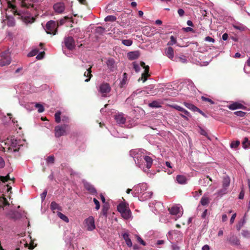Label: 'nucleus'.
Returning a JSON list of instances; mask_svg holds the SVG:
<instances>
[{
	"label": "nucleus",
	"mask_w": 250,
	"mask_h": 250,
	"mask_svg": "<svg viewBox=\"0 0 250 250\" xmlns=\"http://www.w3.org/2000/svg\"><path fill=\"white\" fill-rule=\"evenodd\" d=\"M14 180V178H13L12 179L10 178L9 174H8L5 176H0V180L1 181H2L3 183H5V182L8 181V180Z\"/></svg>",
	"instance_id": "f704fd0d"
},
{
	"label": "nucleus",
	"mask_w": 250,
	"mask_h": 250,
	"mask_svg": "<svg viewBox=\"0 0 250 250\" xmlns=\"http://www.w3.org/2000/svg\"><path fill=\"white\" fill-rule=\"evenodd\" d=\"M122 237L125 240L126 245L131 248L132 246V243L131 239L129 237V234L128 233H124L122 234Z\"/></svg>",
	"instance_id": "f3484780"
},
{
	"label": "nucleus",
	"mask_w": 250,
	"mask_h": 250,
	"mask_svg": "<svg viewBox=\"0 0 250 250\" xmlns=\"http://www.w3.org/2000/svg\"><path fill=\"white\" fill-rule=\"evenodd\" d=\"M144 159L146 162V163L147 168H150L152 165V159L148 156H145L144 157Z\"/></svg>",
	"instance_id": "b1692460"
},
{
	"label": "nucleus",
	"mask_w": 250,
	"mask_h": 250,
	"mask_svg": "<svg viewBox=\"0 0 250 250\" xmlns=\"http://www.w3.org/2000/svg\"><path fill=\"white\" fill-rule=\"evenodd\" d=\"M83 186L85 189L91 194H95L97 193V190L90 183L84 182H83Z\"/></svg>",
	"instance_id": "1a4fd4ad"
},
{
	"label": "nucleus",
	"mask_w": 250,
	"mask_h": 250,
	"mask_svg": "<svg viewBox=\"0 0 250 250\" xmlns=\"http://www.w3.org/2000/svg\"><path fill=\"white\" fill-rule=\"evenodd\" d=\"M200 203L203 206L207 205L209 203V199L208 197L204 195L202 197Z\"/></svg>",
	"instance_id": "c85d7f7f"
},
{
	"label": "nucleus",
	"mask_w": 250,
	"mask_h": 250,
	"mask_svg": "<svg viewBox=\"0 0 250 250\" xmlns=\"http://www.w3.org/2000/svg\"><path fill=\"white\" fill-rule=\"evenodd\" d=\"M91 68L92 66L90 65L89 68H87L86 71L84 73V76L87 77V78L85 80V82H88L92 77V74H91Z\"/></svg>",
	"instance_id": "6ab92c4d"
},
{
	"label": "nucleus",
	"mask_w": 250,
	"mask_h": 250,
	"mask_svg": "<svg viewBox=\"0 0 250 250\" xmlns=\"http://www.w3.org/2000/svg\"><path fill=\"white\" fill-rule=\"evenodd\" d=\"M117 18L115 16L109 15L105 18L104 21H114Z\"/></svg>",
	"instance_id": "4c0bfd02"
},
{
	"label": "nucleus",
	"mask_w": 250,
	"mask_h": 250,
	"mask_svg": "<svg viewBox=\"0 0 250 250\" xmlns=\"http://www.w3.org/2000/svg\"><path fill=\"white\" fill-rule=\"evenodd\" d=\"M47 190L45 189L41 194V198L42 201H43L45 199V197H46V196L47 195Z\"/></svg>",
	"instance_id": "6e6d98bb"
},
{
	"label": "nucleus",
	"mask_w": 250,
	"mask_h": 250,
	"mask_svg": "<svg viewBox=\"0 0 250 250\" xmlns=\"http://www.w3.org/2000/svg\"><path fill=\"white\" fill-rule=\"evenodd\" d=\"M111 91V87L109 83H101L98 88V91L102 97H105Z\"/></svg>",
	"instance_id": "20e7f679"
},
{
	"label": "nucleus",
	"mask_w": 250,
	"mask_h": 250,
	"mask_svg": "<svg viewBox=\"0 0 250 250\" xmlns=\"http://www.w3.org/2000/svg\"><path fill=\"white\" fill-rule=\"evenodd\" d=\"M171 107H172V108H173L179 111H181V112L184 113V114L187 115L188 116H189L190 115V113L188 111H187L184 108H183L178 105H171Z\"/></svg>",
	"instance_id": "aec40b11"
},
{
	"label": "nucleus",
	"mask_w": 250,
	"mask_h": 250,
	"mask_svg": "<svg viewBox=\"0 0 250 250\" xmlns=\"http://www.w3.org/2000/svg\"><path fill=\"white\" fill-rule=\"evenodd\" d=\"M62 112L60 111H57L55 115V121L57 123H60L61 122V115Z\"/></svg>",
	"instance_id": "473e14b6"
},
{
	"label": "nucleus",
	"mask_w": 250,
	"mask_h": 250,
	"mask_svg": "<svg viewBox=\"0 0 250 250\" xmlns=\"http://www.w3.org/2000/svg\"><path fill=\"white\" fill-rule=\"evenodd\" d=\"M230 243L232 245H240V241L239 239L235 236H231L229 240Z\"/></svg>",
	"instance_id": "5701e85b"
},
{
	"label": "nucleus",
	"mask_w": 250,
	"mask_h": 250,
	"mask_svg": "<svg viewBox=\"0 0 250 250\" xmlns=\"http://www.w3.org/2000/svg\"><path fill=\"white\" fill-rule=\"evenodd\" d=\"M228 107L230 110H235L237 109H244L246 108V107L244 105L238 102H234L232 104L229 105Z\"/></svg>",
	"instance_id": "f8f14e48"
},
{
	"label": "nucleus",
	"mask_w": 250,
	"mask_h": 250,
	"mask_svg": "<svg viewBox=\"0 0 250 250\" xmlns=\"http://www.w3.org/2000/svg\"><path fill=\"white\" fill-rule=\"evenodd\" d=\"M170 213L172 215H177L180 211V208L177 206H174L168 208Z\"/></svg>",
	"instance_id": "412c9836"
},
{
	"label": "nucleus",
	"mask_w": 250,
	"mask_h": 250,
	"mask_svg": "<svg viewBox=\"0 0 250 250\" xmlns=\"http://www.w3.org/2000/svg\"><path fill=\"white\" fill-rule=\"evenodd\" d=\"M230 184V179L229 177H224L223 181V187L227 188Z\"/></svg>",
	"instance_id": "c756f323"
},
{
	"label": "nucleus",
	"mask_w": 250,
	"mask_h": 250,
	"mask_svg": "<svg viewBox=\"0 0 250 250\" xmlns=\"http://www.w3.org/2000/svg\"><path fill=\"white\" fill-rule=\"evenodd\" d=\"M17 13V14L20 16L19 18H21L25 23H33L35 20V19L32 17L21 15L17 11L15 12V13Z\"/></svg>",
	"instance_id": "6e6552de"
},
{
	"label": "nucleus",
	"mask_w": 250,
	"mask_h": 250,
	"mask_svg": "<svg viewBox=\"0 0 250 250\" xmlns=\"http://www.w3.org/2000/svg\"><path fill=\"white\" fill-rule=\"evenodd\" d=\"M47 165L53 164L55 162V157L53 155H50L46 159Z\"/></svg>",
	"instance_id": "72a5a7b5"
},
{
	"label": "nucleus",
	"mask_w": 250,
	"mask_h": 250,
	"mask_svg": "<svg viewBox=\"0 0 250 250\" xmlns=\"http://www.w3.org/2000/svg\"><path fill=\"white\" fill-rule=\"evenodd\" d=\"M137 241L142 245H146V243L139 236H137Z\"/></svg>",
	"instance_id": "bf43d9fd"
},
{
	"label": "nucleus",
	"mask_w": 250,
	"mask_h": 250,
	"mask_svg": "<svg viewBox=\"0 0 250 250\" xmlns=\"http://www.w3.org/2000/svg\"><path fill=\"white\" fill-rule=\"evenodd\" d=\"M44 52H41L40 53H39L36 57V58L38 59V60H41L44 57Z\"/></svg>",
	"instance_id": "13d9d810"
},
{
	"label": "nucleus",
	"mask_w": 250,
	"mask_h": 250,
	"mask_svg": "<svg viewBox=\"0 0 250 250\" xmlns=\"http://www.w3.org/2000/svg\"><path fill=\"white\" fill-rule=\"evenodd\" d=\"M184 104L187 108H188V109H189L193 111H196V110H197V109L198 108L197 107H196V106H195L194 105H193V104H190V103L185 102L184 103Z\"/></svg>",
	"instance_id": "2f4dec72"
},
{
	"label": "nucleus",
	"mask_w": 250,
	"mask_h": 250,
	"mask_svg": "<svg viewBox=\"0 0 250 250\" xmlns=\"http://www.w3.org/2000/svg\"><path fill=\"white\" fill-rule=\"evenodd\" d=\"M105 31V28L101 26L97 27L95 29V32L99 34H103Z\"/></svg>",
	"instance_id": "c03bdc74"
},
{
	"label": "nucleus",
	"mask_w": 250,
	"mask_h": 250,
	"mask_svg": "<svg viewBox=\"0 0 250 250\" xmlns=\"http://www.w3.org/2000/svg\"><path fill=\"white\" fill-rule=\"evenodd\" d=\"M64 42L66 48L72 50L75 48V42L73 37H68L64 38Z\"/></svg>",
	"instance_id": "39448f33"
},
{
	"label": "nucleus",
	"mask_w": 250,
	"mask_h": 250,
	"mask_svg": "<svg viewBox=\"0 0 250 250\" xmlns=\"http://www.w3.org/2000/svg\"><path fill=\"white\" fill-rule=\"evenodd\" d=\"M140 150L138 149H132L129 152L130 155L134 158L136 164L139 165V163L137 162L136 158L138 157V155L140 154Z\"/></svg>",
	"instance_id": "4468645a"
},
{
	"label": "nucleus",
	"mask_w": 250,
	"mask_h": 250,
	"mask_svg": "<svg viewBox=\"0 0 250 250\" xmlns=\"http://www.w3.org/2000/svg\"><path fill=\"white\" fill-rule=\"evenodd\" d=\"M177 182L180 184H184L186 183L187 178L184 175H178L176 177Z\"/></svg>",
	"instance_id": "4be33fe9"
},
{
	"label": "nucleus",
	"mask_w": 250,
	"mask_h": 250,
	"mask_svg": "<svg viewBox=\"0 0 250 250\" xmlns=\"http://www.w3.org/2000/svg\"><path fill=\"white\" fill-rule=\"evenodd\" d=\"M67 19H68V17H66V16L63 19H61L59 21L60 24V25L63 24L65 23L66 20H67Z\"/></svg>",
	"instance_id": "69168bd1"
},
{
	"label": "nucleus",
	"mask_w": 250,
	"mask_h": 250,
	"mask_svg": "<svg viewBox=\"0 0 250 250\" xmlns=\"http://www.w3.org/2000/svg\"><path fill=\"white\" fill-rule=\"evenodd\" d=\"M127 208H128L124 203H120L117 207V209L121 213L125 211Z\"/></svg>",
	"instance_id": "bb28decb"
},
{
	"label": "nucleus",
	"mask_w": 250,
	"mask_h": 250,
	"mask_svg": "<svg viewBox=\"0 0 250 250\" xmlns=\"http://www.w3.org/2000/svg\"><path fill=\"white\" fill-rule=\"evenodd\" d=\"M242 235L246 238L250 237V232L248 230H243L241 232Z\"/></svg>",
	"instance_id": "3c124183"
},
{
	"label": "nucleus",
	"mask_w": 250,
	"mask_h": 250,
	"mask_svg": "<svg viewBox=\"0 0 250 250\" xmlns=\"http://www.w3.org/2000/svg\"><path fill=\"white\" fill-rule=\"evenodd\" d=\"M201 99L203 101L208 102L210 104H214V102L211 99L204 96H202Z\"/></svg>",
	"instance_id": "a18cd8bd"
},
{
	"label": "nucleus",
	"mask_w": 250,
	"mask_h": 250,
	"mask_svg": "<svg viewBox=\"0 0 250 250\" xmlns=\"http://www.w3.org/2000/svg\"><path fill=\"white\" fill-rule=\"evenodd\" d=\"M166 55L170 60H173L174 58V50L171 47H168L166 49Z\"/></svg>",
	"instance_id": "dca6fc26"
},
{
	"label": "nucleus",
	"mask_w": 250,
	"mask_h": 250,
	"mask_svg": "<svg viewBox=\"0 0 250 250\" xmlns=\"http://www.w3.org/2000/svg\"><path fill=\"white\" fill-rule=\"evenodd\" d=\"M227 193V188L223 187V188L219 190L217 192L218 196H221Z\"/></svg>",
	"instance_id": "37998d69"
},
{
	"label": "nucleus",
	"mask_w": 250,
	"mask_h": 250,
	"mask_svg": "<svg viewBox=\"0 0 250 250\" xmlns=\"http://www.w3.org/2000/svg\"><path fill=\"white\" fill-rule=\"evenodd\" d=\"M244 195H245V191H244L243 188H242V190L239 195V198L240 199H243L244 198Z\"/></svg>",
	"instance_id": "052dcab7"
},
{
	"label": "nucleus",
	"mask_w": 250,
	"mask_h": 250,
	"mask_svg": "<svg viewBox=\"0 0 250 250\" xmlns=\"http://www.w3.org/2000/svg\"><path fill=\"white\" fill-rule=\"evenodd\" d=\"M121 214L124 218L128 219L130 217L131 215V212L128 208L125 210V211L123 212Z\"/></svg>",
	"instance_id": "a878e982"
},
{
	"label": "nucleus",
	"mask_w": 250,
	"mask_h": 250,
	"mask_svg": "<svg viewBox=\"0 0 250 250\" xmlns=\"http://www.w3.org/2000/svg\"><path fill=\"white\" fill-rule=\"evenodd\" d=\"M149 76V74H146V73H143L142 74V77L141 78V80H143V82H145L146 81L147 77Z\"/></svg>",
	"instance_id": "5fc2aeb1"
},
{
	"label": "nucleus",
	"mask_w": 250,
	"mask_h": 250,
	"mask_svg": "<svg viewBox=\"0 0 250 250\" xmlns=\"http://www.w3.org/2000/svg\"><path fill=\"white\" fill-rule=\"evenodd\" d=\"M174 61L175 62H180L183 63H186L187 62V59L185 57H175Z\"/></svg>",
	"instance_id": "a19ab883"
},
{
	"label": "nucleus",
	"mask_w": 250,
	"mask_h": 250,
	"mask_svg": "<svg viewBox=\"0 0 250 250\" xmlns=\"http://www.w3.org/2000/svg\"><path fill=\"white\" fill-rule=\"evenodd\" d=\"M205 41L206 42H215V40L214 39H213L212 38L209 37V36L206 37L205 38Z\"/></svg>",
	"instance_id": "4d7b16f0"
},
{
	"label": "nucleus",
	"mask_w": 250,
	"mask_h": 250,
	"mask_svg": "<svg viewBox=\"0 0 250 250\" xmlns=\"http://www.w3.org/2000/svg\"><path fill=\"white\" fill-rule=\"evenodd\" d=\"M122 43L126 46H130L132 43V41L130 40H124L122 41Z\"/></svg>",
	"instance_id": "09e8293b"
},
{
	"label": "nucleus",
	"mask_w": 250,
	"mask_h": 250,
	"mask_svg": "<svg viewBox=\"0 0 250 250\" xmlns=\"http://www.w3.org/2000/svg\"><path fill=\"white\" fill-rule=\"evenodd\" d=\"M6 216L11 219L16 220L21 218L22 215L21 213L17 211H10L7 214Z\"/></svg>",
	"instance_id": "0eeeda50"
},
{
	"label": "nucleus",
	"mask_w": 250,
	"mask_h": 250,
	"mask_svg": "<svg viewBox=\"0 0 250 250\" xmlns=\"http://www.w3.org/2000/svg\"><path fill=\"white\" fill-rule=\"evenodd\" d=\"M93 202L96 205V207H95L96 209L98 210L100 208V207L99 202L96 198H94Z\"/></svg>",
	"instance_id": "864d4df0"
},
{
	"label": "nucleus",
	"mask_w": 250,
	"mask_h": 250,
	"mask_svg": "<svg viewBox=\"0 0 250 250\" xmlns=\"http://www.w3.org/2000/svg\"><path fill=\"white\" fill-rule=\"evenodd\" d=\"M5 166V162L3 159L0 156V168H3Z\"/></svg>",
	"instance_id": "680f3d73"
},
{
	"label": "nucleus",
	"mask_w": 250,
	"mask_h": 250,
	"mask_svg": "<svg viewBox=\"0 0 250 250\" xmlns=\"http://www.w3.org/2000/svg\"><path fill=\"white\" fill-rule=\"evenodd\" d=\"M85 227L89 231L93 230L95 228V222L94 218L92 216H89L84 220Z\"/></svg>",
	"instance_id": "423d86ee"
},
{
	"label": "nucleus",
	"mask_w": 250,
	"mask_h": 250,
	"mask_svg": "<svg viewBox=\"0 0 250 250\" xmlns=\"http://www.w3.org/2000/svg\"><path fill=\"white\" fill-rule=\"evenodd\" d=\"M176 39L173 36L170 38V41L167 43V45H173L176 43Z\"/></svg>",
	"instance_id": "ea45409f"
},
{
	"label": "nucleus",
	"mask_w": 250,
	"mask_h": 250,
	"mask_svg": "<svg viewBox=\"0 0 250 250\" xmlns=\"http://www.w3.org/2000/svg\"><path fill=\"white\" fill-rule=\"evenodd\" d=\"M115 119L119 124H124L126 121V118L125 115L123 113H120L115 116Z\"/></svg>",
	"instance_id": "ddd939ff"
},
{
	"label": "nucleus",
	"mask_w": 250,
	"mask_h": 250,
	"mask_svg": "<svg viewBox=\"0 0 250 250\" xmlns=\"http://www.w3.org/2000/svg\"><path fill=\"white\" fill-rule=\"evenodd\" d=\"M38 52V50H33L32 51H31V52H30L29 53L28 56L31 57V56H35L37 54Z\"/></svg>",
	"instance_id": "0e129e2a"
},
{
	"label": "nucleus",
	"mask_w": 250,
	"mask_h": 250,
	"mask_svg": "<svg viewBox=\"0 0 250 250\" xmlns=\"http://www.w3.org/2000/svg\"><path fill=\"white\" fill-rule=\"evenodd\" d=\"M69 125L66 124L58 125L55 127L54 134L56 138L66 135L68 133Z\"/></svg>",
	"instance_id": "f257e3e1"
},
{
	"label": "nucleus",
	"mask_w": 250,
	"mask_h": 250,
	"mask_svg": "<svg viewBox=\"0 0 250 250\" xmlns=\"http://www.w3.org/2000/svg\"><path fill=\"white\" fill-rule=\"evenodd\" d=\"M106 64L110 71L113 72L115 70V61L113 59H109L106 62Z\"/></svg>",
	"instance_id": "2eb2a0df"
},
{
	"label": "nucleus",
	"mask_w": 250,
	"mask_h": 250,
	"mask_svg": "<svg viewBox=\"0 0 250 250\" xmlns=\"http://www.w3.org/2000/svg\"><path fill=\"white\" fill-rule=\"evenodd\" d=\"M200 133L201 135L206 136L208 139L210 140V138L208 136L207 132L204 129L200 128Z\"/></svg>",
	"instance_id": "49530a36"
},
{
	"label": "nucleus",
	"mask_w": 250,
	"mask_h": 250,
	"mask_svg": "<svg viewBox=\"0 0 250 250\" xmlns=\"http://www.w3.org/2000/svg\"><path fill=\"white\" fill-rule=\"evenodd\" d=\"M50 208L52 210H54L55 209L61 210V207L59 206V205L55 202L53 201L50 204Z\"/></svg>",
	"instance_id": "7c9ffc66"
},
{
	"label": "nucleus",
	"mask_w": 250,
	"mask_h": 250,
	"mask_svg": "<svg viewBox=\"0 0 250 250\" xmlns=\"http://www.w3.org/2000/svg\"><path fill=\"white\" fill-rule=\"evenodd\" d=\"M11 57L8 50L5 51L1 53V59L0 61V65L3 66L8 65L11 62Z\"/></svg>",
	"instance_id": "7ed1b4c3"
},
{
	"label": "nucleus",
	"mask_w": 250,
	"mask_h": 250,
	"mask_svg": "<svg viewBox=\"0 0 250 250\" xmlns=\"http://www.w3.org/2000/svg\"><path fill=\"white\" fill-rule=\"evenodd\" d=\"M240 145V142L239 141H233L231 142L230 146L232 148H236Z\"/></svg>",
	"instance_id": "de8ad7c7"
},
{
	"label": "nucleus",
	"mask_w": 250,
	"mask_h": 250,
	"mask_svg": "<svg viewBox=\"0 0 250 250\" xmlns=\"http://www.w3.org/2000/svg\"><path fill=\"white\" fill-rule=\"evenodd\" d=\"M53 9L55 11L58 13H62L65 9L64 4L62 2L55 3L53 5Z\"/></svg>",
	"instance_id": "9d476101"
},
{
	"label": "nucleus",
	"mask_w": 250,
	"mask_h": 250,
	"mask_svg": "<svg viewBox=\"0 0 250 250\" xmlns=\"http://www.w3.org/2000/svg\"><path fill=\"white\" fill-rule=\"evenodd\" d=\"M109 209V207L108 205H104L102 208V213L103 215L106 217L107 215V211Z\"/></svg>",
	"instance_id": "58836bf2"
},
{
	"label": "nucleus",
	"mask_w": 250,
	"mask_h": 250,
	"mask_svg": "<svg viewBox=\"0 0 250 250\" xmlns=\"http://www.w3.org/2000/svg\"><path fill=\"white\" fill-rule=\"evenodd\" d=\"M35 107L37 108H38V112L39 113H42L44 111V108L43 106L39 103H36L35 104Z\"/></svg>",
	"instance_id": "79ce46f5"
},
{
	"label": "nucleus",
	"mask_w": 250,
	"mask_h": 250,
	"mask_svg": "<svg viewBox=\"0 0 250 250\" xmlns=\"http://www.w3.org/2000/svg\"><path fill=\"white\" fill-rule=\"evenodd\" d=\"M57 215L61 219H62L64 222H65L66 223L69 222L68 218L64 214H62V213H61L60 212H58L57 213Z\"/></svg>",
	"instance_id": "c9c22d12"
},
{
	"label": "nucleus",
	"mask_w": 250,
	"mask_h": 250,
	"mask_svg": "<svg viewBox=\"0 0 250 250\" xmlns=\"http://www.w3.org/2000/svg\"><path fill=\"white\" fill-rule=\"evenodd\" d=\"M140 53L139 51L130 52L127 54V57L130 60L137 59L139 57Z\"/></svg>",
	"instance_id": "a211bd4d"
},
{
	"label": "nucleus",
	"mask_w": 250,
	"mask_h": 250,
	"mask_svg": "<svg viewBox=\"0 0 250 250\" xmlns=\"http://www.w3.org/2000/svg\"><path fill=\"white\" fill-rule=\"evenodd\" d=\"M178 13L180 17L183 16L184 15L185 12L182 9H179L178 10Z\"/></svg>",
	"instance_id": "338daca9"
},
{
	"label": "nucleus",
	"mask_w": 250,
	"mask_h": 250,
	"mask_svg": "<svg viewBox=\"0 0 250 250\" xmlns=\"http://www.w3.org/2000/svg\"><path fill=\"white\" fill-rule=\"evenodd\" d=\"M133 68L135 69V70L136 72H138L140 70V67H139V65L138 64L136 63L135 62H133Z\"/></svg>",
	"instance_id": "e2e57ef3"
},
{
	"label": "nucleus",
	"mask_w": 250,
	"mask_h": 250,
	"mask_svg": "<svg viewBox=\"0 0 250 250\" xmlns=\"http://www.w3.org/2000/svg\"><path fill=\"white\" fill-rule=\"evenodd\" d=\"M149 106L152 108H158L161 107L160 104L156 101H153L152 103L149 104Z\"/></svg>",
	"instance_id": "e433bc0d"
},
{
	"label": "nucleus",
	"mask_w": 250,
	"mask_h": 250,
	"mask_svg": "<svg viewBox=\"0 0 250 250\" xmlns=\"http://www.w3.org/2000/svg\"><path fill=\"white\" fill-rule=\"evenodd\" d=\"M126 80H127V74L126 73H124L123 74V80L121 83L122 85H123L126 83Z\"/></svg>",
	"instance_id": "603ef678"
},
{
	"label": "nucleus",
	"mask_w": 250,
	"mask_h": 250,
	"mask_svg": "<svg viewBox=\"0 0 250 250\" xmlns=\"http://www.w3.org/2000/svg\"><path fill=\"white\" fill-rule=\"evenodd\" d=\"M209 249L210 248L208 245H204L202 248V250H209Z\"/></svg>",
	"instance_id": "774afa93"
},
{
	"label": "nucleus",
	"mask_w": 250,
	"mask_h": 250,
	"mask_svg": "<svg viewBox=\"0 0 250 250\" xmlns=\"http://www.w3.org/2000/svg\"><path fill=\"white\" fill-rule=\"evenodd\" d=\"M58 23H56L54 21H48L46 24L45 30L47 34L56 35L57 33Z\"/></svg>",
	"instance_id": "f03ea898"
},
{
	"label": "nucleus",
	"mask_w": 250,
	"mask_h": 250,
	"mask_svg": "<svg viewBox=\"0 0 250 250\" xmlns=\"http://www.w3.org/2000/svg\"><path fill=\"white\" fill-rule=\"evenodd\" d=\"M9 205L7 199L4 196L0 198V208H3Z\"/></svg>",
	"instance_id": "393cba45"
},
{
	"label": "nucleus",
	"mask_w": 250,
	"mask_h": 250,
	"mask_svg": "<svg viewBox=\"0 0 250 250\" xmlns=\"http://www.w3.org/2000/svg\"><path fill=\"white\" fill-rule=\"evenodd\" d=\"M242 146L244 148L246 149L250 147V141L248 138L245 137L242 142Z\"/></svg>",
	"instance_id": "cd10ccee"
},
{
	"label": "nucleus",
	"mask_w": 250,
	"mask_h": 250,
	"mask_svg": "<svg viewBox=\"0 0 250 250\" xmlns=\"http://www.w3.org/2000/svg\"><path fill=\"white\" fill-rule=\"evenodd\" d=\"M234 114L237 116L243 117L246 115V113L242 111H238L235 112Z\"/></svg>",
	"instance_id": "8fccbe9b"
},
{
	"label": "nucleus",
	"mask_w": 250,
	"mask_h": 250,
	"mask_svg": "<svg viewBox=\"0 0 250 250\" xmlns=\"http://www.w3.org/2000/svg\"><path fill=\"white\" fill-rule=\"evenodd\" d=\"M211 179L208 176H207L206 178L200 179L199 180V185L205 187L210 186L211 185Z\"/></svg>",
	"instance_id": "9b49d317"
}]
</instances>
